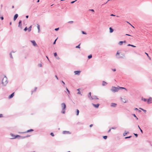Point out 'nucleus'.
I'll return each mask as SVG.
<instances>
[{
    "instance_id": "obj_1",
    "label": "nucleus",
    "mask_w": 152,
    "mask_h": 152,
    "mask_svg": "<svg viewBox=\"0 0 152 152\" xmlns=\"http://www.w3.org/2000/svg\"><path fill=\"white\" fill-rule=\"evenodd\" d=\"M120 89H124L126 91H127V89L124 87H115L114 86L112 87L111 90L113 92H115L118 91Z\"/></svg>"
},
{
    "instance_id": "obj_2",
    "label": "nucleus",
    "mask_w": 152,
    "mask_h": 152,
    "mask_svg": "<svg viewBox=\"0 0 152 152\" xmlns=\"http://www.w3.org/2000/svg\"><path fill=\"white\" fill-rule=\"evenodd\" d=\"M61 105L62 109L61 113L63 114H65V113L66 105L65 103H62L61 104Z\"/></svg>"
},
{
    "instance_id": "obj_3",
    "label": "nucleus",
    "mask_w": 152,
    "mask_h": 152,
    "mask_svg": "<svg viewBox=\"0 0 152 152\" xmlns=\"http://www.w3.org/2000/svg\"><path fill=\"white\" fill-rule=\"evenodd\" d=\"M8 83V81L7 80V78L6 76H4L2 79V83L4 86H5Z\"/></svg>"
},
{
    "instance_id": "obj_4",
    "label": "nucleus",
    "mask_w": 152,
    "mask_h": 152,
    "mask_svg": "<svg viewBox=\"0 0 152 152\" xmlns=\"http://www.w3.org/2000/svg\"><path fill=\"white\" fill-rule=\"evenodd\" d=\"M11 134V136H12V138H11L12 139H15V138H17L18 137L22 139V138H25L26 137L20 136L18 135H13V134Z\"/></svg>"
},
{
    "instance_id": "obj_5",
    "label": "nucleus",
    "mask_w": 152,
    "mask_h": 152,
    "mask_svg": "<svg viewBox=\"0 0 152 152\" xmlns=\"http://www.w3.org/2000/svg\"><path fill=\"white\" fill-rule=\"evenodd\" d=\"M152 98L151 97H150L149 99H145L143 98H142V100L144 101V102H147L148 103H149V102L151 101Z\"/></svg>"
},
{
    "instance_id": "obj_6",
    "label": "nucleus",
    "mask_w": 152,
    "mask_h": 152,
    "mask_svg": "<svg viewBox=\"0 0 152 152\" xmlns=\"http://www.w3.org/2000/svg\"><path fill=\"white\" fill-rule=\"evenodd\" d=\"M31 42L33 46H37V44L34 40H31Z\"/></svg>"
},
{
    "instance_id": "obj_7",
    "label": "nucleus",
    "mask_w": 152,
    "mask_h": 152,
    "mask_svg": "<svg viewBox=\"0 0 152 152\" xmlns=\"http://www.w3.org/2000/svg\"><path fill=\"white\" fill-rule=\"evenodd\" d=\"M95 100V99H99V98L97 97V96H93L92 98L91 99V100Z\"/></svg>"
},
{
    "instance_id": "obj_8",
    "label": "nucleus",
    "mask_w": 152,
    "mask_h": 152,
    "mask_svg": "<svg viewBox=\"0 0 152 152\" xmlns=\"http://www.w3.org/2000/svg\"><path fill=\"white\" fill-rule=\"evenodd\" d=\"M119 54H120V53L118 52V51H117V52L116 55V58H121V57L119 56Z\"/></svg>"
},
{
    "instance_id": "obj_9",
    "label": "nucleus",
    "mask_w": 152,
    "mask_h": 152,
    "mask_svg": "<svg viewBox=\"0 0 152 152\" xmlns=\"http://www.w3.org/2000/svg\"><path fill=\"white\" fill-rule=\"evenodd\" d=\"M63 134H70V132L69 131H63L62 132Z\"/></svg>"
},
{
    "instance_id": "obj_10",
    "label": "nucleus",
    "mask_w": 152,
    "mask_h": 152,
    "mask_svg": "<svg viewBox=\"0 0 152 152\" xmlns=\"http://www.w3.org/2000/svg\"><path fill=\"white\" fill-rule=\"evenodd\" d=\"M74 72L75 75H79L80 74V71H75Z\"/></svg>"
},
{
    "instance_id": "obj_11",
    "label": "nucleus",
    "mask_w": 152,
    "mask_h": 152,
    "mask_svg": "<svg viewBox=\"0 0 152 152\" xmlns=\"http://www.w3.org/2000/svg\"><path fill=\"white\" fill-rule=\"evenodd\" d=\"M22 25V21L21 20H20L19 21V25L18 27H19L20 28L22 29V27L21 26Z\"/></svg>"
},
{
    "instance_id": "obj_12",
    "label": "nucleus",
    "mask_w": 152,
    "mask_h": 152,
    "mask_svg": "<svg viewBox=\"0 0 152 152\" xmlns=\"http://www.w3.org/2000/svg\"><path fill=\"white\" fill-rule=\"evenodd\" d=\"M92 105L96 108H98L99 105V104H92Z\"/></svg>"
},
{
    "instance_id": "obj_13",
    "label": "nucleus",
    "mask_w": 152,
    "mask_h": 152,
    "mask_svg": "<svg viewBox=\"0 0 152 152\" xmlns=\"http://www.w3.org/2000/svg\"><path fill=\"white\" fill-rule=\"evenodd\" d=\"M14 95V92L12 93L9 96V98L10 99L13 97Z\"/></svg>"
},
{
    "instance_id": "obj_14",
    "label": "nucleus",
    "mask_w": 152,
    "mask_h": 152,
    "mask_svg": "<svg viewBox=\"0 0 152 152\" xmlns=\"http://www.w3.org/2000/svg\"><path fill=\"white\" fill-rule=\"evenodd\" d=\"M117 105V104L115 103H112L111 104V106L113 107H115Z\"/></svg>"
},
{
    "instance_id": "obj_15",
    "label": "nucleus",
    "mask_w": 152,
    "mask_h": 152,
    "mask_svg": "<svg viewBox=\"0 0 152 152\" xmlns=\"http://www.w3.org/2000/svg\"><path fill=\"white\" fill-rule=\"evenodd\" d=\"M92 96H91V93L89 92V94L88 95V97L89 98V99L90 100H91V98H92Z\"/></svg>"
},
{
    "instance_id": "obj_16",
    "label": "nucleus",
    "mask_w": 152,
    "mask_h": 152,
    "mask_svg": "<svg viewBox=\"0 0 152 152\" xmlns=\"http://www.w3.org/2000/svg\"><path fill=\"white\" fill-rule=\"evenodd\" d=\"M121 101L124 103H126L127 101L126 99L125 98H121Z\"/></svg>"
},
{
    "instance_id": "obj_17",
    "label": "nucleus",
    "mask_w": 152,
    "mask_h": 152,
    "mask_svg": "<svg viewBox=\"0 0 152 152\" xmlns=\"http://www.w3.org/2000/svg\"><path fill=\"white\" fill-rule=\"evenodd\" d=\"M107 84V83L106 82H105L104 81H103L102 82V86H104L106 85Z\"/></svg>"
},
{
    "instance_id": "obj_18",
    "label": "nucleus",
    "mask_w": 152,
    "mask_h": 152,
    "mask_svg": "<svg viewBox=\"0 0 152 152\" xmlns=\"http://www.w3.org/2000/svg\"><path fill=\"white\" fill-rule=\"evenodd\" d=\"M18 17V14H16L14 17V20H15Z\"/></svg>"
},
{
    "instance_id": "obj_19",
    "label": "nucleus",
    "mask_w": 152,
    "mask_h": 152,
    "mask_svg": "<svg viewBox=\"0 0 152 152\" xmlns=\"http://www.w3.org/2000/svg\"><path fill=\"white\" fill-rule=\"evenodd\" d=\"M37 28L38 30V33H39L40 31V27L39 25L38 24H37Z\"/></svg>"
},
{
    "instance_id": "obj_20",
    "label": "nucleus",
    "mask_w": 152,
    "mask_h": 152,
    "mask_svg": "<svg viewBox=\"0 0 152 152\" xmlns=\"http://www.w3.org/2000/svg\"><path fill=\"white\" fill-rule=\"evenodd\" d=\"M110 32L111 33L113 32V29L111 27L109 28Z\"/></svg>"
},
{
    "instance_id": "obj_21",
    "label": "nucleus",
    "mask_w": 152,
    "mask_h": 152,
    "mask_svg": "<svg viewBox=\"0 0 152 152\" xmlns=\"http://www.w3.org/2000/svg\"><path fill=\"white\" fill-rule=\"evenodd\" d=\"M77 90L78 91V92L77 93V94H80L81 95H82V94H81V92L80 91V89L79 88V89H77Z\"/></svg>"
},
{
    "instance_id": "obj_22",
    "label": "nucleus",
    "mask_w": 152,
    "mask_h": 152,
    "mask_svg": "<svg viewBox=\"0 0 152 152\" xmlns=\"http://www.w3.org/2000/svg\"><path fill=\"white\" fill-rule=\"evenodd\" d=\"M33 131V129H30L28 130L26 132H25L24 133H28V132H31V131Z\"/></svg>"
},
{
    "instance_id": "obj_23",
    "label": "nucleus",
    "mask_w": 152,
    "mask_h": 152,
    "mask_svg": "<svg viewBox=\"0 0 152 152\" xmlns=\"http://www.w3.org/2000/svg\"><path fill=\"white\" fill-rule=\"evenodd\" d=\"M76 115L77 116L79 115V111L78 109H77L76 110Z\"/></svg>"
},
{
    "instance_id": "obj_24",
    "label": "nucleus",
    "mask_w": 152,
    "mask_h": 152,
    "mask_svg": "<svg viewBox=\"0 0 152 152\" xmlns=\"http://www.w3.org/2000/svg\"><path fill=\"white\" fill-rule=\"evenodd\" d=\"M32 28V26H31L29 28H28V31L29 32L31 30V28Z\"/></svg>"
},
{
    "instance_id": "obj_25",
    "label": "nucleus",
    "mask_w": 152,
    "mask_h": 152,
    "mask_svg": "<svg viewBox=\"0 0 152 152\" xmlns=\"http://www.w3.org/2000/svg\"><path fill=\"white\" fill-rule=\"evenodd\" d=\"M127 46H131V47H135L136 46H134V45H131L130 44H129L127 45Z\"/></svg>"
},
{
    "instance_id": "obj_26",
    "label": "nucleus",
    "mask_w": 152,
    "mask_h": 152,
    "mask_svg": "<svg viewBox=\"0 0 152 152\" xmlns=\"http://www.w3.org/2000/svg\"><path fill=\"white\" fill-rule=\"evenodd\" d=\"M123 43V41H120L118 43V44L120 45H122V44Z\"/></svg>"
},
{
    "instance_id": "obj_27",
    "label": "nucleus",
    "mask_w": 152,
    "mask_h": 152,
    "mask_svg": "<svg viewBox=\"0 0 152 152\" xmlns=\"http://www.w3.org/2000/svg\"><path fill=\"white\" fill-rule=\"evenodd\" d=\"M92 57V55L91 54L88 56V59H90Z\"/></svg>"
},
{
    "instance_id": "obj_28",
    "label": "nucleus",
    "mask_w": 152,
    "mask_h": 152,
    "mask_svg": "<svg viewBox=\"0 0 152 152\" xmlns=\"http://www.w3.org/2000/svg\"><path fill=\"white\" fill-rule=\"evenodd\" d=\"M138 127L139 128V129H140V131L141 132V133H143L142 130L140 128V126L139 125L138 126Z\"/></svg>"
},
{
    "instance_id": "obj_29",
    "label": "nucleus",
    "mask_w": 152,
    "mask_h": 152,
    "mask_svg": "<svg viewBox=\"0 0 152 152\" xmlns=\"http://www.w3.org/2000/svg\"><path fill=\"white\" fill-rule=\"evenodd\" d=\"M61 82L63 84V86L64 87H65V83H64V82L63 81H61Z\"/></svg>"
},
{
    "instance_id": "obj_30",
    "label": "nucleus",
    "mask_w": 152,
    "mask_h": 152,
    "mask_svg": "<svg viewBox=\"0 0 152 152\" xmlns=\"http://www.w3.org/2000/svg\"><path fill=\"white\" fill-rule=\"evenodd\" d=\"M10 58H11L12 59L13 58V57L12 56L11 53H10Z\"/></svg>"
},
{
    "instance_id": "obj_31",
    "label": "nucleus",
    "mask_w": 152,
    "mask_h": 152,
    "mask_svg": "<svg viewBox=\"0 0 152 152\" xmlns=\"http://www.w3.org/2000/svg\"><path fill=\"white\" fill-rule=\"evenodd\" d=\"M139 108L142 110H143L145 113L146 112V110H144L140 108Z\"/></svg>"
},
{
    "instance_id": "obj_32",
    "label": "nucleus",
    "mask_w": 152,
    "mask_h": 152,
    "mask_svg": "<svg viewBox=\"0 0 152 152\" xmlns=\"http://www.w3.org/2000/svg\"><path fill=\"white\" fill-rule=\"evenodd\" d=\"M38 66L39 67H42V64H38Z\"/></svg>"
},
{
    "instance_id": "obj_33",
    "label": "nucleus",
    "mask_w": 152,
    "mask_h": 152,
    "mask_svg": "<svg viewBox=\"0 0 152 152\" xmlns=\"http://www.w3.org/2000/svg\"><path fill=\"white\" fill-rule=\"evenodd\" d=\"M116 128H117L116 127H112V128H111V129H115Z\"/></svg>"
},
{
    "instance_id": "obj_34",
    "label": "nucleus",
    "mask_w": 152,
    "mask_h": 152,
    "mask_svg": "<svg viewBox=\"0 0 152 152\" xmlns=\"http://www.w3.org/2000/svg\"><path fill=\"white\" fill-rule=\"evenodd\" d=\"M37 87H35V89H34V91H32V94H32V93H33L34 91H35L36 90H37Z\"/></svg>"
},
{
    "instance_id": "obj_35",
    "label": "nucleus",
    "mask_w": 152,
    "mask_h": 152,
    "mask_svg": "<svg viewBox=\"0 0 152 152\" xmlns=\"http://www.w3.org/2000/svg\"><path fill=\"white\" fill-rule=\"evenodd\" d=\"M103 138L104 139H106L107 138V136H103Z\"/></svg>"
},
{
    "instance_id": "obj_36",
    "label": "nucleus",
    "mask_w": 152,
    "mask_h": 152,
    "mask_svg": "<svg viewBox=\"0 0 152 152\" xmlns=\"http://www.w3.org/2000/svg\"><path fill=\"white\" fill-rule=\"evenodd\" d=\"M82 33L83 34H87L86 33V32H84V31H82Z\"/></svg>"
},
{
    "instance_id": "obj_37",
    "label": "nucleus",
    "mask_w": 152,
    "mask_h": 152,
    "mask_svg": "<svg viewBox=\"0 0 152 152\" xmlns=\"http://www.w3.org/2000/svg\"><path fill=\"white\" fill-rule=\"evenodd\" d=\"M66 90L68 92V94H69L70 93V92H69V91L68 90V88H67V87H66Z\"/></svg>"
},
{
    "instance_id": "obj_38",
    "label": "nucleus",
    "mask_w": 152,
    "mask_h": 152,
    "mask_svg": "<svg viewBox=\"0 0 152 152\" xmlns=\"http://www.w3.org/2000/svg\"><path fill=\"white\" fill-rule=\"evenodd\" d=\"M80 44L77 45V46L76 47V48H80Z\"/></svg>"
},
{
    "instance_id": "obj_39",
    "label": "nucleus",
    "mask_w": 152,
    "mask_h": 152,
    "mask_svg": "<svg viewBox=\"0 0 152 152\" xmlns=\"http://www.w3.org/2000/svg\"><path fill=\"white\" fill-rule=\"evenodd\" d=\"M27 29H28V28H27V27H25V28L24 29V30L25 31H26Z\"/></svg>"
},
{
    "instance_id": "obj_40",
    "label": "nucleus",
    "mask_w": 152,
    "mask_h": 152,
    "mask_svg": "<svg viewBox=\"0 0 152 152\" xmlns=\"http://www.w3.org/2000/svg\"><path fill=\"white\" fill-rule=\"evenodd\" d=\"M73 23V21H69L68 22V23Z\"/></svg>"
},
{
    "instance_id": "obj_41",
    "label": "nucleus",
    "mask_w": 152,
    "mask_h": 152,
    "mask_svg": "<svg viewBox=\"0 0 152 152\" xmlns=\"http://www.w3.org/2000/svg\"><path fill=\"white\" fill-rule=\"evenodd\" d=\"M54 56L55 57H56V56H57V53H54Z\"/></svg>"
},
{
    "instance_id": "obj_42",
    "label": "nucleus",
    "mask_w": 152,
    "mask_h": 152,
    "mask_svg": "<svg viewBox=\"0 0 152 152\" xmlns=\"http://www.w3.org/2000/svg\"><path fill=\"white\" fill-rule=\"evenodd\" d=\"M50 135L52 136H54V134L53 133H50Z\"/></svg>"
},
{
    "instance_id": "obj_43",
    "label": "nucleus",
    "mask_w": 152,
    "mask_h": 152,
    "mask_svg": "<svg viewBox=\"0 0 152 152\" xmlns=\"http://www.w3.org/2000/svg\"><path fill=\"white\" fill-rule=\"evenodd\" d=\"M57 39H56L55 40V41H54V42L53 43V44L54 45V44H56V41L57 40Z\"/></svg>"
},
{
    "instance_id": "obj_44",
    "label": "nucleus",
    "mask_w": 152,
    "mask_h": 152,
    "mask_svg": "<svg viewBox=\"0 0 152 152\" xmlns=\"http://www.w3.org/2000/svg\"><path fill=\"white\" fill-rule=\"evenodd\" d=\"M77 0H76L75 1H72L71 2V3L72 4L74 3Z\"/></svg>"
},
{
    "instance_id": "obj_45",
    "label": "nucleus",
    "mask_w": 152,
    "mask_h": 152,
    "mask_svg": "<svg viewBox=\"0 0 152 152\" xmlns=\"http://www.w3.org/2000/svg\"><path fill=\"white\" fill-rule=\"evenodd\" d=\"M131 137V136H129V137H125V139H127V138H130Z\"/></svg>"
},
{
    "instance_id": "obj_46",
    "label": "nucleus",
    "mask_w": 152,
    "mask_h": 152,
    "mask_svg": "<svg viewBox=\"0 0 152 152\" xmlns=\"http://www.w3.org/2000/svg\"><path fill=\"white\" fill-rule=\"evenodd\" d=\"M59 30V28H56L55 29V30L56 31H58V30Z\"/></svg>"
},
{
    "instance_id": "obj_47",
    "label": "nucleus",
    "mask_w": 152,
    "mask_h": 152,
    "mask_svg": "<svg viewBox=\"0 0 152 152\" xmlns=\"http://www.w3.org/2000/svg\"><path fill=\"white\" fill-rule=\"evenodd\" d=\"M0 18L1 20H3L4 19V18L2 16V17H1Z\"/></svg>"
},
{
    "instance_id": "obj_48",
    "label": "nucleus",
    "mask_w": 152,
    "mask_h": 152,
    "mask_svg": "<svg viewBox=\"0 0 152 152\" xmlns=\"http://www.w3.org/2000/svg\"><path fill=\"white\" fill-rule=\"evenodd\" d=\"M134 117H135V118H137V116H136V115L134 114H132V115Z\"/></svg>"
},
{
    "instance_id": "obj_49",
    "label": "nucleus",
    "mask_w": 152,
    "mask_h": 152,
    "mask_svg": "<svg viewBox=\"0 0 152 152\" xmlns=\"http://www.w3.org/2000/svg\"><path fill=\"white\" fill-rule=\"evenodd\" d=\"M3 117V115L1 114H0V118Z\"/></svg>"
},
{
    "instance_id": "obj_50",
    "label": "nucleus",
    "mask_w": 152,
    "mask_h": 152,
    "mask_svg": "<svg viewBox=\"0 0 152 152\" xmlns=\"http://www.w3.org/2000/svg\"><path fill=\"white\" fill-rule=\"evenodd\" d=\"M127 134V133H124V134H123L124 136H126Z\"/></svg>"
},
{
    "instance_id": "obj_51",
    "label": "nucleus",
    "mask_w": 152,
    "mask_h": 152,
    "mask_svg": "<svg viewBox=\"0 0 152 152\" xmlns=\"http://www.w3.org/2000/svg\"><path fill=\"white\" fill-rule=\"evenodd\" d=\"M112 70H113V72H115V71H116V69H112Z\"/></svg>"
},
{
    "instance_id": "obj_52",
    "label": "nucleus",
    "mask_w": 152,
    "mask_h": 152,
    "mask_svg": "<svg viewBox=\"0 0 152 152\" xmlns=\"http://www.w3.org/2000/svg\"><path fill=\"white\" fill-rule=\"evenodd\" d=\"M89 10L91 11L92 12H94V10L93 9H91V10Z\"/></svg>"
},
{
    "instance_id": "obj_53",
    "label": "nucleus",
    "mask_w": 152,
    "mask_h": 152,
    "mask_svg": "<svg viewBox=\"0 0 152 152\" xmlns=\"http://www.w3.org/2000/svg\"><path fill=\"white\" fill-rule=\"evenodd\" d=\"M134 135L136 137H137L138 136V134H134Z\"/></svg>"
},
{
    "instance_id": "obj_54",
    "label": "nucleus",
    "mask_w": 152,
    "mask_h": 152,
    "mask_svg": "<svg viewBox=\"0 0 152 152\" xmlns=\"http://www.w3.org/2000/svg\"><path fill=\"white\" fill-rule=\"evenodd\" d=\"M145 54L147 55V56H148V57H149V56H148V53H147L145 52Z\"/></svg>"
},
{
    "instance_id": "obj_55",
    "label": "nucleus",
    "mask_w": 152,
    "mask_h": 152,
    "mask_svg": "<svg viewBox=\"0 0 152 152\" xmlns=\"http://www.w3.org/2000/svg\"><path fill=\"white\" fill-rule=\"evenodd\" d=\"M93 126V124H91V125H90L89 126H90V127H92Z\"/></svg>"
},
{
    "instance_id": "obj_56",
    "label": "nucleus",
    "mask_w": 152,
    "mask_h": 152,
    "mask_svg": "<svg viewBox=\"0 0 152 152\" xmlns=\"http://www.w3.org/2000/svg\"><path fill=\"white\" fill-rule=\"evenodd\" d=\"M110 16H115V15H113V14H111Z\"/></svg>"
},
{
    "instance_id": "obj_57",
    "label": "nucleus",
    "mask_w": 152,
    "mask_h": 152,
    "mask_svg": "<svg viewBox=\"0 0 152 152\" xmlns=\"http://www.w3.org/2000/svg\"><path fill=\"white\" fill-rule=\"evenodd\" d=\"M55 77L57 79V80H58V78L57 76V75H55Z\"/></svg>"
},
{
    "instance_id": "obj_58",
    "label": "nucleus",
    "mask_w": 152,
    "mask_h": 152,
    "mask_svg": "<svg viewBox=\"0 0 152 152\" xmlns=\"http://www.w3.org/2000/svg\"><path fill=\"white\" fill-rule=\"evenodd\" d=\"M26 18H28V15H26Z\"/></svg>"
},
{
    "instance_id": "obj_59",
    "label": "nucleus",
    "mask_w": 152,
    "mask_h": 152,
    "mask_svg": "<svg viewBox=\"0 0 152 152\" xmlns=\"http://www.w3.org/2000/svg\"><path fill=\"white\" fill-rule=\"evenodd\" d=\"M111 128H110V129L108 130V132H110V131H111Z\"/></svg>"
},
{
    "instance_id": "obj_60",
    "label": "nucleus",
    "mask_w": 152,
    "mask_h": 152,
    "mask_svg": "<svg viewBox=\"0 0 152 152\" xmlns=\"http://www.w3.org/2000/svg\"><path fill=\"white\" fill-rule=\"evenodd\" d=\"M126 35L129 36H131V35H129V34H126Z\"/></svg>"
},
{
    "instance_id": "obj_61",
    "label": "nucleus",
    "mask_w": 152,
    "mask_h": 152,
    "mask_svg": "<svg viewBox=\"0 0 152 152\" xmlns=\"http://www.w3.org/2000/svg\"><path fill=\"white\" fill-rule=\"evenodd\" d=\"M148 57V58H149V59L150 60H151V58L149 56V57Z\"/></svg>"
},
{
    "instance_id": "obj_62",
    "label": "nucleus",
    "mask_w": 152,
    "mask_h": 152,
    "mask_svg": "<svg viewBox=\"0 0 152 152\" xmlns=\"http://www.w3.org/2000/svg\"><path fill=\"white\" fill-rule=\"evenodd\" d=\"M123 43H126V41H123Z\"/></svg>"
},
{
    "instance_id": "obj_63",
    "label": "nucleus",
    "mask_w": 152,
    "mask_h": 152,
    "mask_svg": "<svg viewBox=\"0 0 152 152\" xmlns=\"http://www.w3.org/2000/svg\"><path fill=\"white\" fill-rule=\"evenodd\" d=\"M10 25H11L12 24V22H10Z\"/></svg>"
},
{
    "instance_id": "obj_64",
    "label": "nucleus",
    "mask_w": 152,
    "mask_h": 152,
    "mask_svg": "<svg viewBox=\"0 0 152 152\" xmlns=\"http://www.w3.org/2000/svg\"><path fill=\"white\" fill-rule=\"evenodd\" d=\"M56 58H57V59H60V58L59 57H57Z\"/></svg>"
}]
</instances>
